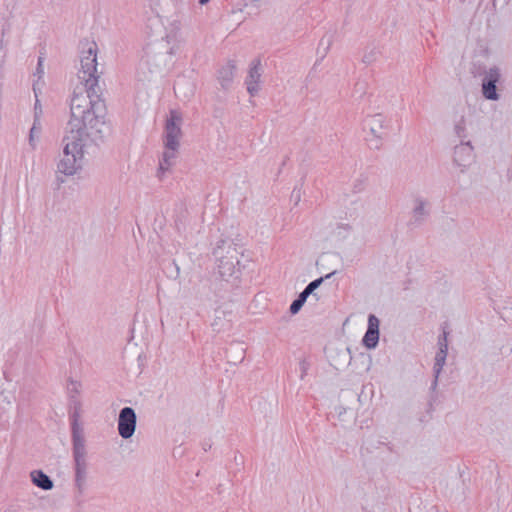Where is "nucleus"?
Masks as SVG:
<instances>
[{
	"instance_id": "3",
	"label": "nucleus",
	"mask_w": 512,
	"mask_h": 512,
	"mask_svg": "<svg viewBox=\"0 0 512 512\" xmlns=\"http://www.w3.org/2000/svg\"><path fill=\"white\" fill-rule=\"evenodd\" d=\"M239 249L240 247L229 239H221L214 248L213 255L217 261L218 272L223 279L232 277L239 271V255H242Z\"/></svg>"
},
{
	"instance_id": "19",
	"label": "nucleus",
	"mask_w": 512,
	"mask_h": 512,
	"mask_svg": "<svg viewBox=\"0 0 512 512\" xmlns=\"http://www.w3.org/2000/svg\"><path fill=\"white\" fill-rule=\"evenodd\" d=\"M212 282L210 280H202L196 287V297L203 303L216 301V295L212 293Z\"/></svg>"
},
{
	"instance_id": "5",
	"label": "nucleus",
	"mask_w": 512,
	"mask_h": 512,
	"mask_svg": "<svg viewBox=\"0 0 512 512\" xmlns=\"http://www.w3.org/2000/svg\"><path fill=\"white\" fill-rule=\"evenodd\" d=\"M79 414L75 411L71 416L72 452L74 469H87V451L83 429L79 425Z\"/></svg>"
},
{
	"instance_id": "37",
	"label": "nucleus",
	"mask_w": 512,
	"mask_h": 512,
	"mask_svg": "<svg viewBox=\"0 0 512 512\" xmlns=\"http://www.w3.org/2000/svg\"><path fill=\"white\" fill-rule=\"evenodd\" d=\"M37 72H38V73H43V69H42V58H41V57H39V59H38Z\"/></svg>"
},
{
	"instance_id": "41",
	"label": "nucleus",
	"mask_w": 512,
	"mask_h": 512,
	"mask_svg": "<svg viewBox=\"0 0 512 512\" xmlns=\"http://www.w3.org/2000/svg\"><path fill=\"white\" fill-rule=\"evenodd\" d=\"M208 2H209V0H199V3H200L201 5H205V4H207Z\"/></svg>"
},
{
	"instance_id": "8",
	"label": "nucleus",
	"mask_w": 512,
	"mask_h": 512,
	"mask_svg": "<svg viewBox=\"0 0 512 512\" xmlns=\"http://www.w3.org/2000/svg\"><path fill=\"white\" fill-rule=\"evenodd\" d=\"M182 117L181 114L176 110L170 111V116L166 120L165 124V135H164V147L170 150H178L180 146V138L182 135L181 131Z\"/></svg>"
},
{
	"instance_id": "34",
	"label": "nucleus",
	"mask_w": 512,
	"mask_h": 512,
	"mask_svg": "<svg viewBox=\"0 0 512 512\" xmlns=\"http://www.w3.org/2000/svg\"><path fill=\"white\" fill-rule=\"evenodd\" d=\"M336 411L338 412V417L340 420H342V415L346 413V408L339 406L336 408Z\"/></svg>"
},
{
	"instance_id": "4",
	"label": "nucleus",
	"mask_w": 512,
	"mask_h": 512,
	"mask_svg": "<svg viewBox=\"0 0 512 512\" xmlns=\"http://www.w3.org/2000/svg\"><path fill=\"white\" fill-rule=\"evenodd\" d=\"M77 75L81 83H85L92 93L95 88H99L100 76L97 71V45L95 42L90 43L88 49L81 52L80 69Z\"/></svg>"
},
{
	"instance_id": "13",
	"label": "nucleus",
	"mask_w": 512,
	"mask_h": 512,
	"mask_svg": "<svg viewBox=\"0 0 512 512\" xmlns=\"http://www.w3.org/2000/svg\"><path fill=\"white\" fill-rule=\"evenodd\" d=\"M262 75L261 60L259 58L254 59L248 71L246 78L247 91L251 96H255L259 91L258 83Z\"/></svg>"
},
{
	"instance_id": "31",
	"label": "nucleus",
	"mask_w": 512,
	"mask_h": 512,
	"mask_svg": "<svg viewBox=\"0 0 512 512\" xmlns=\"http://www.w3.org/2000/svg\"><path fill=\"white\" fill-rule=\"evenodd\" d=\"M330 44H331V37H323V38L321 39V41H320V47L325 45L324 53H326V52H327V50L329 49Z\"/></svg>"
},
{
	"instance_id": "36",
	"label": "nucleus",
	"mask_w": 512,
	"mask_h": 512,
	"mask_svg": "<svg viewBox=\"0 0 512 512\" xmlns=\"http://www.w3.org/2000/svg\"><path fill=\"white\" fill-rule=\"evenodd\" d=\"M437 385H438V378H436V374H434V379H433V381H432V383H431V387H430V389H431L432 391H435V390H436V388H437Z\"/></svg>"
},
{
	"instance_id": "18",
	"label": "nucleus",
	"mask_w": 512,
	"mask_h": 512,
	"mask_svg": "<svg viewBox=\"0 0 512 512\" xmlns=\"http://www.w3.org/2000/svg\"><path fill=\"white\" fill-rule=\"evenodd\" d=\"M30 477L32 483L42 490L48 491L54 487L53 480L42 470H33Z\"/></svg>"
},
{
	"instance_id": "40",
	"label": "nucleus",
	"mask_w": 512,
	"mask_h": 512,
	"mask_svg": "<svg viewBox=\"0 0 512 512\" xmlns=\"http://www.w3.org/2000/svg\"><path fill=\"white\" fill-rule=\"evenodd\" d=\"M62 183H64V179L60 176H57V188H59Z\"/></svg>"
},
{
	"instance_id": "10",
	"label": "nucleus",
	"mask_w": 512,
	"mask_h": 512,
	"mask_svg": "<svg viewBox=\"0 0 512 512\" xmlns=\"http://www.w3.org/2000/svg\"><path fill=\"white\" fill-rule=\"evenodd\" d=\"M473 160V146L470 141H461L459 145L455 146L453 161L455 165L461 167V172H464Z\"/></svg>"
},
{
	"instance_id": "25",
	"label": "nucleus",
	"mask_w": 512,
	"mask_h": 512,
	"mask_svg": "<svg viewBox=\"0 0 512 512\" xmlns=\"http://www.w3.org/2000/svg\"><path fill=\"white\" fill-rule=\"evenodd\" d=\"M308 297L309 296L302 291L298 295V297L291 303V305L289 307L290 313L293 315L297 314L301 310L303 305L305 304Z\"/></svg>"
},
{
	"instance_id": "7",
	"label": "nucleus",
	"mask_w": 512,
	"mask_h": 512,
	"mask_svg": "<svg viewBox=\"0 0 512 512\" xmlns=\"http://www.w3.org/2000/svg\"><path fill=\"white\" fill-rule=\"evenodd\" d=\"M171 54L172 49L163 40L155 44H148L145 50V63L153 67L155 71H160L167 65Z\"/></svg>"
},
{
	"instance_id": "12",
	"label": "nucleus",
	"mask_w": 512,
	"mask_h": 512,
	"mask_svg": "<svg viewBox=\"0 0 512 512\" xmlns=\"http://www.w3.org/2000/svg\"><path fill=\"white\" fill-rule=\"evenodd\" d=\"M379 325V319L374 314H369L367 330L362 339V343L366 348L374 349L377 347L380 335Z\"/></svg>"
},
{
	"instance_id": "17",
	"label": "nucleus",
	"mask_w": 512,
	"mask_h": 512,
	"mask_svg": "<svg viewBox=\"0 0 512 512\" xmlns=\"http://www.w3.org/2000/svg\"><path fill=\"white\" fill-rule=\"evenodd\" d=\"M235 71H236V64L234 61H229L225 66H223L218 71V80L224 89H227L230 87V85L233 81V78H234Z\"/></svg>"
},
{
	"instance_id": "28",
	"label": "nucleus",
	"mask_w": 512,
	"mask_h": 512,
	"mask_svg": "<svg viewBox=\"0 0 512 512\" xmlns=\"http://www.w3.org/2000/svg\"><path fill=\"white\" fill-rule=\"evenodd\" d=\"M377 50L376 49H371L370 51L368 52H365L363 57H362V62L365 63V64H371L373 63L376 58H377Z\"/></svg>"
},
{
	"instance_id": "16",
	"label": "nucleus",
	"mask_w": 512,
	"mask_h": 512,
	"mask_svg": "<svg viewBox=\"0 0 512 512\" xmlns=\"http://www.w3.org/2000/svg\"><path fill=\"white\" fill-rule=\"evenodd\" d=\"M231 312H225L223 310H216L215 317L211 324L213 331L220 333L230 329L231 327Z\"/></svg>"
},
{
	"instance_id": "32",
	"label": "nucleus",
	"mask_w": 512,
	"mask_h": 512,
	"mask_svg": "<svg viewBox=\"0 0 512 512\" xmlns=\"http://www.w3.org/2000/svg\"><path fill=\"white\" fill-rule=\"evenodd\" d=\"M41 114H42L41 104H40V101L38 99H36V102L34 105V117H36V116L40 117Z\"/></svg>"
},
{
	"instance_id": "2",
	"label": "nucleus",
	"mask_w": 512,
	"mask_h": 512,
	"mask_svg": "<svg viewBox=\"0 0 512 512\" xmlns=\"http://www.w3.org/2000/svg\"><path fill=\"white\" fill-rule=\"evenodd\" d=\"M63 142V157L57 164V172L72 176L81 168L84 147L92 143L97 145L99 141H93L87 134L70 133L65 130Z\"/></svg>"
},
{
	"instance_id": "23",
	"label": "nucleus",
	"mask_w": 512,
	"mask_h": 512,
	"mask_svg": "<svg viewBox=\"0 0 512 512\" xmlns=\"http://www.w3.org/2000/svg\"><path fill=\"white\" fill-rule=\"evenodd\" d=\"M41 120L39 116L34 117L33 125L30 129L29 133V144L34 148L35 147V138H38L41 134Z\"/></svg>"
},
{
	"instance_id": "27",
	"label": "nucleus",
	"mask_w": 512,
	"mask_h": 512,
	"mask_svg": "<svg viewBox=\"0 0 512 512\" xmlns=\"http://www.w3.org/2000/svg\"><path fill=\"white\" fill-rule=\"evenodd\" d=\"M351 230V226L349 224H344V223H340V224H337L335 230H334V233L339 237V238H346V236L348 235V233L350 232Z\"/></svg>"
},
{
	"instance_id": "24",
	"label": "nucleus",
	"mask_w": 512,
	"mask_h": 512,
	"mask_svg": "<svg viewBox=\"0 0 512 512\" xmlns=\"http://www.w3.org/2000/svg\"><path fill=\"white\" fill-rule=\"evenodd\" d=\"M337 271H332L331 273L325 275L324 277H319L313 281H311L303 290L308 296H310L322 283L324 280L331 278Z\"/></svg>"
},
{
	"instance_id": "35",
	"label": "nucleus",
	"mask_w": 512,
	"mask_h": 512,
	"mask_svg": "<svg viewBox=\"0 0 512 512\" xmlns=\"http://www.w3.org/2000/svg\"><path fill=\"white\" fill-rule=\"evenodd\" d=\"M71 388L70 391H75L76 393H78L79 391V383L78 382H75V381H71Z\"/></svg>"
},
{
	"instance_id": "42",
	"label": "nucleus",
	"mask_w": 512,
	"mask_h": 512,
	"mask_svg": "<svg viewBox=\"0 0 512 512\" xmlns=\"http://www.w3.org/2000/svg\"><path fill=\"white\" fill-rule=\"evenodd\" d=\"M174 266H175V269H176V276L177 277L179 275V267L174 263Z\"/></svg>"
},
{
	"instance_id": "26",
	"label": "nucleus",
	"mask_w": 512,
	"mask_h": 512,
	"mask_svg": "<svg viewBox=\"0 0 512 512\" xmlns=\"http://www.w3.org/2000/svg\"><path fill=\"white\" fill-rule=\"evenodd\" d=\"M455 134L458 138L462 139L464 141L465 138H467V131H466V124L464 116L460 118V120L455 124L454 126Z\"/></svg>"
},
{
	"instance_id": "14",
	"label": "nucleus",
	"mask_w": 512,
	"mask_h": 512,
	"mask_svg": "<svg viewBox=\"0 0 512 512\" xmlns=\"http://www.w3.org/2000/svg\"><path fill=\"white\" fill-rule=\"evenodd\" d=\"M175 95L183 100H188L194 95L195 84L189 78L185 76H178L174 82Z\"/></svg>"
},
{
	"instance_id": "30",
	"label": "nucleus",
	"mask_w": 512,
	"mask_h": 512,
	"mask_svg": "<svg viewBox=\"0 0 512 512\" xmlns=\"http://www.w3.org/2000/svg\"><path fill=\"white\" fill-rule=\"evenodd\" d=\"M300 370H301V379L304 378V376L307 374L309 364L306 362V360H301L299 363Z\"/></svg>"
},
{
	"instance_id": "21",
	"label": "nucleus",
	"mask_w": 512,
	"mask_h": 512,
	"mask_svg": "<svg viewBox=\"0 0 512 512\" xmlns=\"http://www.w3.org/2000/svg\"><path fill=\"white\" fill-rule=\"evenodd\" d=\"M448 350H444L443 348H438V351L435 355V362L433 366V373L436 374V378H439V375L443 369V366L446 363Z\"/></svg>"
},
{
	"instance_id": "39",
	"label": "nucleus",
	"mask_w": 512,
	"mask_h": 512,
	"mask_svg": "<svg viewBox=\"0 0 512 512\" xmlns=\"http://www.w3.org/2000/svg\"><path fill=\"white\" fill-rule=\"evenodd\" d=\"M356 88L359 89L360 91L364 92L365 84L358 82V83H356Z\"/></svg>"
},
{
	"instance_id": "38",
	"label": "nucleus",
	"mask_w": 512,
	"mask_h": 512,
	"mask_svg": "<svg viewBox=\"0 0 512 512\" xmlns=\"http://www.w3.org/2000/svg\"><path fill=\"white\" fill-rule=\"evenodd\" d=\"M363 189V183L360 182L359 184L354 185V192H360Z\"/></svg>"
},
{
	"instance_id": "6",
	"label": "nucleus",
	"mask_w": 512,
	"mask_h": 512,
	"mask_svg": "<svg viewBox=\"0 0 512 512\" xmlns=\"http://www.w3.org/2000/svg\"><path fill=\"white\" fill-rule=\"evenodd\" d=\"M474 76H482L481 92L485 99L497 101L500 95L497 90V83L501 79V71L498 67L493 66L489 69L479 66L472 70Z\"/></svg>"
},
{
	"instance_id": "20",
	"label": "nucleus",
	"mask_w": 512,
	"mask_h": 512,
	"mask_svg": "<svg viewBox=\"0 0 512 512\" xmlns=\"http://www.w3.org/2000/svg\"><path fill=\"white\" fill-rule=\"evenodd\" d=\"M177 151L178 150H170L165 148V151L162 154V158L159 161V173L168 171L169 168L174 165Z\"/></svg>"
},
{
	"instance_id": "15",
	"label": "nucleus",
	"mask_w": 512,
	"mask_h": 512,
	"mask_svg": "<svg viewBox=\"0 0 512 512\" xmlns=\"http://www.w3.org/2000/svg\"><path fill=\"white\" fill-rule=\"evenodd\" d=\"M415 206L412 211V219L410 225L418 227L422 225L425 219L429 216V210L426 208L427 201L418 197L415 199Z\"/></svg>"
},
{
	"instance_id": "1",
	"label": "nucleus",
	"mask_w": 512,
	"mask_h": 512,
	"mask_svg": "<svg viewBox=\"0 0 512 512\" xmlns=\"http://www.w3.org/2000/svg\"><path fill=\"white\" fill-rule=\"evenodd\" d=\"M79 92L74 90L70 103L71 117L65 130L70 133L87 134L93 141H102L109 132L106 123L107 108L101 98V87L95 88L93 93L85 83Z\"/></svg>"
},
{
	"instance_id": "22",
	"label": "nucleus",
	"mask_w": 512,
	"mask_h": 512,
	"mask_svg": "<svg viewBox=\"0 0 512 512\" xmlns=\"http://www.w3.org/2000/svg\"><path fill=\"white\" fill-rule=\"evenodd\" d=\"M75 470V485L79 494L84 492L87 479V469H74Z\"/></svg>"
},
{
	"instance_id": "29",
	"label": "nucleus",
	"mask_w": 512,
	"mask_h": 512,
	"mask_svg": "<svg viewBox=\"0 0 512 512\" xmlns=\"http://www.w3.org/2000/svg\"><path fill=\"white\" fill-rule=\"evenodd\" d=\"M448 332L443 331V333L438 338V348H443L444 350H448Z\"/></svg>"
},
{
	"instance_id": "9",
	"label": "nucleus",
	"mask_w": 512,
	"mask_h": 512,
	"mask_svg": "<svg viewBox=\"0 0 512 512\" xmlns=\"http://www.w3.org/2000/svg\"><path fill=\"white\" fill-rule=\"evenodd\" d=\"M137 415L132 407H124L118 416V433L123 439L131 438L136 430Z\"/></svg>"
},
{
	"instance_id": "11",
	"label": "nucleus",
	"mask_w": 512,
	"mask_h": 512,
	"mask_svg": "<svg viewBox=\"0 0 512 512\" xmlns=\"http://www.w3.org/2000/svg\"><path fill=\"white\" fill-rule=\"evenodd\" d=\"M364 128L368 129L370 134L380 141L386 136L388 125L384 115L378 113L366 117L364 120Z\"/></svg>"
},
{
	"instance_id": "33",
	"label": "nucleus",
	"mask_w": 512,
	"mask_h": 512,
	"mask_svg": "<svg viewBox=\"0 0 512 512\" xmlns=\"http://www.w3.org/2000/svg\"><path fill=\"white\" fill-rule=\"evenodd\" d=\"M291 197L295 200V204H297L300 201L301 197L300 190L294 189L292 191Z\"/></svg>"
},
{
	"instance_id": "43",
	"label": "nucleus",
	"mask_w": 512,
	"mask_h": 512,
	"mask_svg": "<svg viewBox=\"0 0 512 512\" xmlns=\"http://www.w3.org/2000/svg\"><path fill=\"white\" fill-rule=\"evenodd\" d=\"M244 359V350L241 348L240 361Z\"/></svg>"
}]
</instances>
